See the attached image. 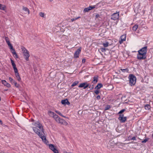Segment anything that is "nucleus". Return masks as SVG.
<instances>
[{
  "label": "nucleus",
  "mask_w": 153,
  "mask_h": 153,
  "mask_svg": "<svg viewBox=\"0 0 153 153\" xmlns=\"http://www.w3.org/2000/svg\"><path fill=\"white\" fill-rule=\"evenodd\" d=\"M49 114L50 116L53 117L57 123L65 125H68V123L66 121L60 118L57 115L54 114V112L49 111Z\"/></svg>",
  "instance_id": "1"
},
{
  "label": "nucleus",
  "mask_w": 153,
  "mask_h": 153,
  "mask_svg": "<svg viewBox=\"0 0 153 153\" xmlns=\"http://www.w3.org/2000/svg\"><path fill=\"white\" fill-rule=\"evenodd\" d=\"M152 153H153V152H152Z\"/></svg>",
  "instance_id": "53"
},
{
  "label": "nucleus",
  "mask_w": 153,
  "mask_h": 153,
  "mask_svg": "<svg viewBox=\"0 0 153 153\" xmlns=\"http://www.w3.org/2000/svg\"><path fill=\"white\" fill-rule=\"evenodd\" d=\"M79 18H80L79 17H76L75 18H72V19H71V21L72 22H73L74 21L78 19Z\"/></svg>",
  "instance_id": "35"
},
{
  "label": "nucleus",
  "mask_w": 153,
  "mask_h": 153,
  "mask_svg": "<svg viewBox=\"0 0 153 153\" xmlns=\"http://www.w3.org/2000/svg\"><path fill=\"white\" fill-rule=\"evenodd\" d=\"M61 103L62 104L65 105H68L70 104V102L67 99L62 100L61 101Z\"/></svg>",
  "instance_id": "14"
},
{
  "label": "nucleus",
  "mask_w": 153,
  "mask_h": 153,
  "mask_svg": "<svg viewBox=\"0 0 153 153\" xmlns=\"http://www.w3.org/2000/svg\"><path fill=\"white\" fill-rule=\"evenodd\" d=\"M13 84H14L15 86L17 88H18L19 87V84H18L15 81H13Z\"/></svg>",
  "instance_id": "25"
},
{
  "label": "nucleus",
  "mask_w": 153,
  "mask_h": 153,
  "mask_svg": "<svg viewBox=\"0 0 153 153\" xmlns=\"http://www.w3.org/2000/svg\"><path fill=\"white\" fill-rule=\"evenodd\" d=\"M129 83L131 85H134L136 83V78L133 75H130L129 76Z\"/></svg>",
  "instance_id": "4"
},
{
  "label": "nucleus",
  "mask_w": 153,
  "mask_h": 153,
  "mask_svg": "<svg viewBox=\"0 0 153 153\" xmlns=\"http://www.w3.org/2000/svg\"><path fill=\"white\" fill-rule=\"evenodd\" d=\"M14 70V72L15 74L17 73H18V71L17 68L16 67V66H14L13 67Z\"/></svg>",
  "instance_id": "30"
},
{
  "label": "nucleus",
  "mask_w": 153,
  "mask_h": 153,
  "mask_svg": "<svg viewBox=\"0 0 153 153\" xmlns=\"http://www.w3.org/2000/svg\"><path fill=\"white\" fill-rule=\"evenodd\" d=\"M102 85L101 83L98 84L95 87V89H99L102 86Z\"/></svg>",
  "instance_id": "19"
},
{
  "label": "nucleus",
  "mask_w": 153,
  "mask_h": 153,
  "mask_svg": "<svg viewBox=\"0 0 153 153\" xmlns=\"http://www.w3.org/2000/svg\"><path fill=\"white\" fill-rule=\"evenodd\" d=\"M15 76H16V77L17 80L19 81H20L21 80V78H20V76H19V74L18 73H16Z\"/></svg>",
  "instance_id": "17"
},
{
  "label": "nucleus",
  "mask_w": 153,
  "mask_h": 153,
  "mask_svg": "<svg viewBox=\"0 0 153 153\" xmlns=\"http://www.w3.org/2000/svg\"><path fill=\"white\" fill-rule=\"evenodd\" d=\"M9 79L10 82H11L12 83L13 82V81H15L13 80V79L11 78V77H9Z\"/></svg>",
  "instance_id": "36"
},
{
  "label": "nucleus",
  "mask_w": 153,
  "mask_h": 153,
  "mask_svg": "<svg viewBox=\"0 0 153 153\" xmlns=\"http://www.w3.org/2000/svg\"><path fill=\"white\" fill-rule=\"evenodd\" d=\"M53 151L54 153H59L58 151L56 149L53 150Z\"/></svg>",
  "instance_id": "40"
},
{
  "label": "nucleus",
  "mask_w": 153,
  "mask_h": 153,
  "mask_svg": "<svg viewBox=\"0 0 153 153\" xmlns=\"http://www.w3.org/2000/svg\"><path fill=\"white\" fill-rule=\"evenodd\" d=\"M149 140V138H146L142 142V143H145L146 142L148 141Z\"/></svg>",
  "instance_id": "27"
},
{
  "label": "nucleus",
  "mask_w": 153,
  "mask_h": 153,
  "mask_svg": "<svg viewBox=\"0 0 153 153\" xmlns=\"http://www.w3.org/2000/svg\"><path fill=\"white\" fill-rule=\"evenodd\" d=\"M49 147L50 149L51 150H52V151L56 149L54 146L51 144L49 145Z\"/></svg>",
  "instance_id": "18"
},
{
  "label": "nucleus",
  "mask_w": 153,
  "mask_h": 153,
  "mask_svg": "<svg viewBox=\"0 0 153 153\" xmlns=\"http://www.w3.org/2000/svg\"><path fill=\"white\" fill-rule=\"evenodd\" d=\"M11 50V52L13 55H14L16 53V51H15V50H14V48Z\"/></svg>",
  "instance_id": "38"
},
{
  "label": "nucleus",
  "mask_w": 153,
  "mask_h": 153,
  "mask_svg": "<svg viewBox=\"0 0 153 153\" xmlns=\"http://www.w3.org/2000/svg\"><path fill=\"white\" fill-rule=\"evenodd\" d=\"M118 119L122 123H124L126 120V117H124L123 114L120 115Z\"/></svg>",
  "instance_id": "9"
},
{
  "label": "nucleus",
  "mask_w": 153,
  "mask_h": 153,
  "mask_svg": "<svg viewBox=\"0 0 153 153\" xmlns=\"http://www.w3.org/2000/svg\"><path fill=\"white\" fill-rule=\"evenodd\" d=\"M126 36L125 35H122L120 37V40L119 41V42L120 44H122L126 39Z\"/></svg>",
  "instance_id": "11"
},
{
  "label": "nucleus",
  "mask_w": 153,
  "mask_h": 153,
  "mask_svg": "<svg viewBox=\"0 0 153 153\" xmlns=\"http://www.w3.org/2000/svg\"><path fill=\"white\" fill-rule=\"evenodd\" d=\"M121 71L122 72H128V70L127 69H121Z\"/></svg>",
  "instance_id": "34"
},
{
  "label": "nucleus",
  "mask_w": 153,
  "mask_h": 153,
  "mask_svg": "<svg viewBox=\"0 0 153 153\" xmlns=\"http://www.w3.org/2000/svg\"><path fill=\"white\" fill-rule=\"evenodd\" d=\"M55 112L56 113H57V114H59V115H60L62 117H65L63 116L62 115V114L59 111H56Z\"/></svg>",
  "instance_id": "26"
},
{
  "label": "nucleus",
  "mask_w": 153,
  "mask_h": 153,
  "mask_svg": "<svg viewBox=\"0 0 153 153\" xmlns=\"http://www.w3.org/2000/svg\"><path fill=\"white\" fill-rule=\"evenodd\" d=\"M97 100H99L100 99V96H99V95H98L97 97Z\"/></svg>",
  "instance_id": "44"
},
{
  "label": "nucleus",
  "mask_w": 153,
  "mask_h": 153,
  "mask_svg": "<svg viewBox=\"0 0 153 153\" xmlns=\"http://www.w3.org/2000/svg\"><path fill=\"white\" fill-rule=\"evenodd\" d=\"M94 92L97 94L99 93V91L98 90H96Z\"/></svg>",
  "instance_id": "42"
},
{
  "label": "nucleus",
  "mask_w": 153,
  "mask_h": 153,
  "mask_svg": "<svg viewBox=\"0 0 153 153\" xmlns=\"http://www.w3.org/2000/svg\"><path fill=\"white\" fill-rule=\"evenodd\" d=\"M11 50V52L13 55H14L16 53V51H15V50H14V48Z\"/></svg>",
  "instance_id": "37"
},
{
  "label": "nucleus",
  "mask_w": 153,
  "mask_h": 153,
  "mask_svg": "<svg viewBox=\"0 0 153 153\" xmlns=\"http://www.w3.org/2000/svg\"><path fill=\"white\" fill-rule=\"evenodd\" d=\"M1 82L5 86L7 83V82L5 80H2Z\"/></svg>",
  "instance_id": "28"
},
{
  "label": "nucleus",
  "mask_w": 153,
  "mask_h": 153,
  "mask_svg": "<svg viewBox=\"0 0 153 153\" xmlns=\"http://www.w3.org/2000/svg\"><path fill=\"white\" fill-rule=\"evenodd\" d=\"M88 86V84L86 82H84L82 83H81L79 87V88L83 87L84 89L86 88Z\"/></svg>",
  "instance_id": "10"
},
{
  "label": "nucleus",
  "mask_w": 153,
  "mask_h": 153,
  "mask_svg": "<svg viewBox=\"0 0 153 153\" xmlns=\"http://www.w3.org/2000/svg\"><path fill=\"white\" fill-rule=\"evenodd\" d=\"M85 59H83L82 60V62L83 63H84L85 62Z\"/></svg>",
  "instance_id": "47"
},
{
  "label": "nucleus",
  "mask_w": 153,
  "mask_h": 153,
  "mask_svg": "<svg viewBox=\"0 0 153 153\" xmlns=\"http://www.w3.org/2000/svg\"><path fill=\"white\" fill-rule=\"evenodd\" d=\"M81 48H79L75 52L74 56L75 58H78L79 57V54L81 51Z\"/></svg>",
  "instance_id": "7"
},
{
  "label": "nucleus",
  "mask_w": 153,
  "mask_h": 153,
  "mask_svg": "<svg viewBox=\"0 0 153 153\" xmlns=\"http://www.w3.org/2000/svg\"><path fill=\"white\" fill-rule=\"evenodd\" d=\"M53 0H50V1H52Z\"/></svg>",
  "instance_id": "49"
},
{
  "label": "nucleus",
  "mask_w": 153,
  "mask_h": 153,
  "mask_svg": "<svg viewBox=\"0 0 153 153\" xmlns=\"http://www.w3.org/2000/svg\"><path fill=\"white\" fill-rule=\"evenodd\" d=\"M14 55V56L16 58H18V56L16 53Z\"/></svg>",
  "instance_id": "45"
},
{
  "label": "nucleus",
  "mask_w": 153,
  "mask_h": 153,
  "mask_svg": "<svg viewBox=\"0 0 153 153\" xmlns=\"http://www.w3.org/2000/svg\"><path fill=\"white\" fill-rule=\"evenodd\" d=\"M39 15L41 17L43 18L45 17V15L44 14V13L42 12H40L39 13Z\"/></svg>",
  "instance_id": "23"
},
{
  "label": "nucleus",
  "mask_w": 153,
  "mask_h": 153,
  "mask_svg": "<svg viewBox=\"0 0 153 153\" xmlns=\"http://www.w3.org/2000/svg\"><path fill=\"white\" fill-rule=\"evenodd\" d=\"M5 39L7 44L10 43L9 38L7 37H5Z\"/></svg>",
  "instance_id": "32"
},
{
  "label": "nucleus",
  "mask_w": 153,
  "mask_h": 153,
  "mask_svg": "<svg viewBox=\"0 0 153 153\" xmlns=\"http://www.w3.org/2000/svg\"><path fill=\"white\" fill-rule=\"evenodd\" d=\"M97 82V76H94V80L92 82L94 83H96Z\"/></svg>",
  "instance_id": "21"
},
{
  "label": "nucleus",
  "mask_w": 153,
  "mask_h": 153,
  "mask_svg": "<svg viewBox=\"0 0 153 153\" xmlns=\"http://www.w3.org/2000/svg\"><path fill=\"white\" fill-rule=\"evenodd\" d=\"M107 109H108V108H106V109H105V110H107Z\"/></svg>",
  "instance_id": "51"
},
{
  "label": "nucleus",
  "mask_w": 153,
  "mask_h": 153,
  "mask_svg": "<svg viewBox=\"0 0 153 153\" xmlns=\"http://www.w3.org/2000/svg\"><path fill=\"white\" fill-rule=\"evenodd\" d=\"M7 45L9 46V47H10V49L11 50H12V49H13V47L12 45L10 43V42Z\"/></svg>",
  "instance_id": "31"
},
{
  "label": "nucleus",
  "mask_w": 153,
  "mask_h": 153,
  "mask_svg": "<svg viewBox=\"0 0 153 153\" xmlns=\"http://www.w3.org/2000/svg\"><path fill=\"white\" fill-rule=\"evenodd\" d=\"M145 108L146 110H149L150 108V106L149 105H145Z\"/></svg>",
  "instance_id": "24"
},
{
  "label": "nucleus",
  "mask_w": 153,
  "mask_h": 153,
  "mask_svg": "<svg viewBox=\"0 0 153 153\" xmlns=\"http://www.w3.org/2000/svg\"><path fill=\"white\" fill-rule=\"evenodd\" d=\"M1 122V120H0V123Z\"/></svg>",
  "instance_id": "52"
},
{
  "label": "nucleus",
  "mask_w": 153,
  "mask_h": 153,
  "mask_svg": "<svg viewBox=\"0 0 153 153\" xmlns=\"http://www.w3.org/2000/svg\"><path fill=\"white\" fill-rule=\"evenodd\" d=\"M6 8V7L5 5L0 4V10H5Z\"/></svg>",
  "instance_id": "15"
},
{
  "label": "nucleus",
  "mask_w": 153,
  "mask_h": 153,
  "mask_svg": "<svg viewBox=\"0 0 153 153\" xmlns=\"http://www.w3.org/2000/svg\"><path fill=\"white\" fill-rule=\"evenodd\" d=\"M95 7L94 5L89 6L88 7L85 8L84 9V11L85 12H88L89 11L95 8Z\"/></svg>",
  "instance_id": "12"
},
{
  "label": "nucleus",
  "mask_w": 153,
  "mask_h": 153,
  "mask_svg": "<svg viewBox=\"0 0 153 153\" xmlns=\"http://www.w3.org/2000/svg\"><path fill=\"white\" fill-rule=\"evenodd\" d=\"M10 59L13 67L14 66H16V65L15 64L14 62L11 59Z\"/></svg>",
  "instance_id": "33"
},
{
  "label": "nucleus",
  "mask_w": 153,
  "mask_h": 153,
  "mask_svg": "<svg viewBox=\"0 0 153 153\" xmlns=\"http://www.w3.org/2000/svg\"><path fill=\"white\" fill-rule=\"evenodd\" d=\"M147 47L145 46L139 50L138 52L137 57L138 59H144L146 58V54L147 52Z\"/></svg>",
  "instance_id": "2"
},
{
  "label": "nucleus",
  "mask_w": 153,
  "mask_h": 153,
  "mask_svg": "<svg viewBox=\"0 0 153 153\" xmlns=\"http://www.w3.org/2000/svg\"><path fill=\"white\" fill-rule=\"evenodd\" d=\"M6 86L8 88H9L10 87V84L7 83V84Z\"/></svg>",
  "instance_id": "43"
},
{
  "label": "nucleus",
  "mask_w": 153,
  "mask_h": 153,
  "mask_svg": "<svg viewBox=\"0 0 153 153\" xmlns=\"http://www.w3.org/2000/svg\"><path fill=\"white\" fill-rule=\"evenodd\" d=\"M99 16V14H97L96 15V18H98Z\"/></svg>",
  "instance_id": "48"
},
{
  "label": "nucleus",
  "mask_w": 153,
  "mask_h": 153,
  "mask_svg": "<svg viewBox=\"0 0 153 153\" xmlns=\"http://www.w3.org/2000/svg\"><path fill=\"white\" fill-rule=\"evenodd\" d=\"M32 121H33V120H32Z\"/></svg>",
  "instance_id": "50"
},
{
  "label": "nucleus",
  "mask_w": 153,
  "mask_h": 153,
  "mask_svg": "<svg viewBox=\"0 0 153 153\" xmlns=\"http://www.w3.org/2000/svg\"><path fill=\"white\" fill-rule=\"evenodd\" d=\"M126 110L125 109H123L122 110H121L120 111L119 113L118 114H121L123 113Z\"/></svg>",
  "instance_id": "39"
},
{
  "label": "nucleus",
  "mask_w": 153,
  "mask_h": 153,
  "mask_svg": "<svg viewBox=\"0 0 153 153\" xmlns=\"http://www.w3.org/2000/svg\"><path fill=\"white\" fill-rule=\"evenodd\" d=\"M131 139L134 140H136V137H132Z\"/></svg>",
  "instance_id": "46"
},
{
  "label": "nucleus",
  "mask_w": 153,
  "mask_h": 153,
  "mask_svg": "<svg viewBox=\"0 0 153 153\" xmlns=\"http://www.w3.org/2000/svg\"><path fill=\"white\" fill-rule=\"evenodd\" d=\"M32 124L33 125L35 126V127H37L39 129H42V125L39 122H33Z\"/></svg>",
  "instance_id": "8"
},
{
  "label": "nucleus",
  "mask_w": 153,
  "mask_h": 153,
  "mask_svg": "<svg viewBox=\"0 0 153 153\" xmlns=\"http://www.w3.org/2000/svg\"><path fill=\"white\" fill-rule=\"evenodd\" d=\"M39 136L42 139L43 141L45 143H47L48 141L47 140L46 137L45 136L41 134H39Z\"/></svg>",
  "instance_id": "13"
},
{
  "label": "nucleus",
  "mask_w": 153,
  "mask_h": 153,
  "mask_svg": "<svg viewBox=\"0 0 153 153\" xmlns=\"http://www.w3.org/2000/svg\"><path fill=\"white\" fill-rule=\"evenodd\" d=\"M22 9L24 11L26 12H27L28 13V14H29L30 13V11H29V9L25 7H23Z\"/></svg>",
  "instance_id": "16"
},
{
  "label": "nucleus",
  "mask_w": 153,
  "mask_h": 153,
  "mask_svg": "<svg viewBox=\"0 0 153 153\" xmlns=\"http://www.w3.org/2000/svg\"><path fill=\"white\" fill-rule=\"evenodd\" d=\"M78 83V81H75L71 85L72 87H74Z\"/></svg>",
  "instance_id": "29"
},
{
  "label": "nucleus",
  "mask_w": 153,
  "mask_h": 153,
  "mask_svg": "<svg viewBox=\"0 0 153 153\" xmlns=\"http://www.w3.org/2000/svg\"><path fill=\"white\" fill-rule=\"evenodd\" d=\"M101 49V50L102 51V52H104V51H105V48H101L100 49Z\"/></svg>",
  "instance_id": "41"
},
{
  "label": "nucleus",
  "mask_w": 153,
  "mask_h": 153,
  "mask_svg": "<svg viewBox=\"0 0 153 153\" xmlns=\"http://www.w3.org/2000/svg\"><path fill=\"white\" fill-rule=\"evenodd\" d=\"M33 129L34 131L38 135L40 134L42 132H43V128L42 127V129H39V128L36 127H33Z\"/></svg>",
  "instance_id": "5"
},
{
  "label": "nucleus",
  "mask_w": 153,
  "mask_h": 153,
  "mask_svg": "<svg viewBox=\"0 0 153 153\" xmlns=\"http://www.w3.org/2000/svg\"><path fill=\"white\" fill-rule=\"evenodd\" d=\"M119 17V12L113 13L112 15L111 19L116 20L118 19Z\"/></svg>",
  "instance_id": "6"
},
{
  "label": "nucleus",
  "mask_w": 153,
  "mask_h": 153,
  "mask_svg": "<svg viewBox=\"0 0 153 153\" xmlns=\"http://www.w3.org/2000/svg\"><path fill=\"white\" fill-rule=\"evenodd\" d=\"M21 49L24 57L27 61L29 60V57L30 56L29 52L24 47H22Z\"/></svg>",
  "instance_id": "3"
},
{
  "label": "nucleus",
  "mask_w": 153,
  "mask_h": 153,
  "mask_svg": "<svg viewBox=\"0 0 153 153\" xmlns=\"http://www.w3.org/2000/svg\"><path fill=\"white\" fill-rule=\"evenodd\" d=\"M109 45V43L108 42H105L102 43V45L104 47H107Z\"/></svg>",
  "instance_id": "20"
},
{
  "label": "nucleus",
  "mask_w": 153,
  "mask_h": 153,
  "mask_svg": "<svg viewBox=\"0 0 153 153\" xmlns=\"http://www.w3.org/2000/svg\"><path fill=\"white\" fill-rule=\"evenodd\" d=\"M138 27V26L137 25H134L133 28H132V30L134 31H136Z\"/></svg>",
  "instance_id": "22"
}]
</instances>
